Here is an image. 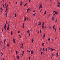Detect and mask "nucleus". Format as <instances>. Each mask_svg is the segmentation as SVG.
Segmentation results:
<instances>
[{"label":"nucleus","mask_w":60,"mask_h":60,"mask_svg":"<svg viewBox=\"0 0 60 60\" xmlns=\"http://www.w3.org/2000/svg\"><path fill=\"white\" fill-rule=\"evenodd\" d=\"M13 40L14 43H15V39H14V38H13Z\"/></svg>","instance_id":"1"},{"label":"nucleus","mask_w":60,"mask_h":60,"mask_svg":"<svg viewBox=\"0 0 60 60\" xmlns=\"http://www.w3.org/2000/svg\"><path fill=\"white\" fill-rule=\"evenodd\" d=\"M20 3L21 4H20V5L21 6V5H22V1H21Z\"/></svg>","instance_id":"2"},{"label":"nucleus","mask_w":60,"mask_h":60,"mask_svg":"<svg viewBox=\"0 0 60 60\" xmlns=\"http://www.w3.org/2000/svg\"><path fill=\"white\" fill-rule=\"evenodd\" d=\"M57 57H58L59 56V55H58V53H57Z\"/></svg>","instance_id":"3"},{"label":"nucleus","mask_w":60,"mask_h":60,"mask_svg":"<svg viewBox=\"0 0 60 60\" xmlns=\"http://www.w3.org/2000/svg\"><path fill=\"white\" fill-rule=\"evenodd\" d=\"M42 29H44V25H42Z\"/></svg>","instance_id":"4"},{"label":"nucleus","mask_w":60,"mask_h":60,"mask_svg":"<svg viewBox=\"0 0 60 60\" xmlns=\"http://www.w3.org/2000/svg\"><path fill=\"white\" fill-rule=\"evenodd\" d=\"M26 17H25V19H24V21L25 22V21H26Z\"/></svg>","instance_id":"5"},{"label":"nucleus","mask_w":60,"mask_h":60,"mask_svg":"<svg viewBox=\"0 0 60 60\" xmlns=\"http://www.w3.org/2000/svg\"><path fill=\"white\" fill-rule=\"evenodd\" d=\"M23 43H22L21 46L22 49L23 48Z\"/></svg>","instance_id":"6"},{"label":"nucleus","mask_w":60,"mask_h":60,"mask_svg":"<svg viewBox=\"0 0 60 60\" xmlns=\"http://www.w3.org/2000/svg\"><path fill=\"white\" fill-rule=\"evenodd\" d=\"M42 4H41L40 5V6L39 7H40V8H41V7H42Z\"/></svg>","instance_id":"7"},{"label":"nucleus","mask_w":60,"mask_h":60,"mask_svg":"<svg viewBox=\"0 0 60 60\" xmlns=\"http://www.w3.org/2000/svg\"><path fill=\"white\" fill-rule=\"evenodd\" d=\"M17 59H19V56H17Z\"/></svg>","instance_id":"8"},{"label":"nucleus","mask_w":60,"mask_h":60,"mask_svg":"<svg viewBox=\"0 0 60 60\" xmlns=\"http://www.w3.org/2000/svg\"><path fill=\"white\" fill-rule=\"evenodd\" d=\"M58 12H55V14H58Z\"/></svg>","instance_id":"9"},{"label":"nucleus","mask_w":60,"mask_h":60,"mask_svg":"<svg viewBox=\"0 0 60 60\" xmlns=\"http://www.w3.org/2000/svg\"><path fill=\"white\" fill-rule=\"evenodd\" d=\"M2 5L3 6L4 8H5V7H4V4H2Z\"/></svg>","instance_id":"10"},{"label":"nucleus","mask_w":60,"mask_h":60,"mask_svg":"<svg viewBox=\"0 0 60 60\" xmlns=\"http://www.w3.org/2000/svg\"><path fill=\"white\" fill-rule=\"evenodd\" d=\"M43 37L44 38H45V34H44L43 35Z\"/></svg>","instance_id":"11"},{"label":"nucleus","mask_w":60,"mask_h":60,"mask_svg":"<svg viewBox=\"0 0 60 60\" xmlns=\"http://www.w3.org/2000/svg\"><path fill=\"white\" fill-rule=\"evenodd\" d=\"M31 54H33V51H32L31 53Z\"/></svg>","instance_id":"12"},{"label":"nucleus","mask_w":60,"mask_h":60,"mask_svg":"<svg viewBox=\"0 0 60 60\" xmlns=\"http://www.w3.org/2000/svg\"><path fill=\"white\" fill-rule=\"evenodd\" d=\"M6 26H4V29H6Z\"/></svg>","instance_id":"13"},{"label":"nucleus","mask_w":60,"mask_h":60,"mask_svg":"<svg viewBox=\"0 0 60 60\" xmlns=\"http://www.w3.org/2000/svg\"><path fill=\"white\" fill-rule=\"evenodd\" d=\"M8 8V5L7 4V6H6V9H7Z\"/></svg>","instance_id":"14"},{"label":"nucleus","mask_w":60,"mask_h":60,"mask_svg":"<svg viewBox=\"0 0 60 60\" xmlns=\"http://www.w3.org/2000/svg\"><path fill=\"white\" fill-rule=\"evenodd\" d=\"M30 30H28L27 31V32L28 33H29V31Z\"/></svg>","instance_id":"15"},{"label":"nucleus","mask_w":60,"mask_h":60,"mask_svg":"<svg viewBox=\"0 0 60 60\" xmlns=\"http://www.w3.org/2000/svg\"><path fill=\"white\" fill-rule=\"evenodd\" d=\"M40 33H41V30H40Z\"/></svg>","instance_id":"16"},{"label":"nucleus","mask_w":60,"mask_h":60,"mask_svg":"<svg viewBox=\"0 0 60 60\" xmlns=\"http://www.w3.org/2000/svg\"><path fill=\"white\" fill-rule=\"evenodd\" d=\"M58 4H60V2H58L57 3Z\"/></svg>","instance_id":"17"},{"label":"nucleus","mask_w":60,"mask_h":60,"mask_svg":"<svg viewBox=\"0 0 60 60\" xmlns=\"http://www.w3.org/2000/svg\"><path fill=\"white\" fill-rule=\"evenodd\" d=\"M9 27H8L7 28V30H9Z\"/></svg>","instance_id":"18"},{"label":"nucleus","mask_w":60,"mask_h":60,"mask_svg":"<svg viewBox=\"0 0 60 60\" xmlns=\"http://www.w3.org/2000/svg\"><path fill=\"white\" fill-rule=\"evenodd\" d=\"M32 42H34V39H32Z\"/></svg>","instance_id":"19"},{"label":"nucleus","mask_w":60,"mask_h":60,"mask_svg":"<svg viewBox=\"0 0 60 60\" xmlns=\"http://www.w3.org/2000/svg\"><path fill=\"white\" fill-rule=\"evenodd\" d=\"M44 25V22H43V24L42 25V26H43V25Z\"/></svg>","instance_id":"20"},{"label":"nucleus","mask_w":60,"mask_h":60,"mask_svg":"<svg viewBox=\"0 0 60 60\" xmlns=\"http://www.w3.org/2000/svg\"><path fill=\"white\" fill-rule=\"evenodd\" d=\"M7 46L8 47H9V43H8L7 44Z\"/></svg>","instance_id":"21"},{"label":"nucleus","mask_w":60,"mask_h":60,"mask_svg":"<svg viewBox=\"0 0 60 60\" xmlns=\"http://www.w3.org/2000/svg\"><path fill=\"white\" fill-rule=\"evenodd\" d=\"M41 22H40L39 24H38V25H41Z\"/></svg>","instance_id":"22"},{"label":"nucleus","mask_w":60,"mask_h":60,"mask_svg":"<svg viewBox=\"0 0 60 60\" xmlns=\"http://www.w3.org/2000/svg\"><path fill=\"white\" fill-rule=\"evenodd\" d=\"M54 29L55 30V31L56 32V28H54Z\"/></svg>","instance_id":"23"},{"label":"nucleus","mask_w":60,"mask_h":60,"mask_svg":"<svg viewBox=\"0 0 60 60\" xmlns=\"http://www.w3.org/2000/svg\"><path fill=\"white\" fill-rule=\"evenodd\" d=\"M29 10H30L29 9V8L28 9H27V11H29Z\"/></svg>","instance_id":"24"},{"label":"nucleus","mask_w":60,"mask_h":60,"mask_svg":"<svg viewBox=\"0 0 60 60\" xmlns=\"http://www.w3.org/2000/svg\"><path fill=\"white\" fill-rule=\"evenodd\" d=\"M51 50L52 51H54V49H53L52 48Z\"/></svg>","instance_id":"25"},{"label":"nucleus","mask_w":60,"mask_h":60,"mask_svg":"<svg viewBox=\"0 0 60 60\" xmlns=\"http://www.w3.org/2000/svg\"><path fill=\"white\" fill-rule=\"evenodd\" d=\"M11 35H12V31H11Z\"/></svg>","instance_id":"26"},{"label":"nucleus","mask_w":60,"mask_h":60,"mask_svg":"<svg viewBox=\"0 0 60 60\" xmlns=\"http://www.w3.org/2000/svg\"><path fill=\"white\" fill-rule=\"evenodd\" d=\"M55 25H54L53 27V29H54V27H55Z\"/></svg>","instance_id":"27"},{"label":"nucleus","mask_w":60,"mask_h":60,"mask_svg":"<svg viewBox=\"0 0 60 60\" xmlns=\"http://www.w3.org/2000/svg\"><path fill=\"white\" fill-rule=\"evenodd\" d=\"M7 9H6V11H5L6 12H6H7Z\"/></svg>","instance_id":"28"},{"label":"nucleus","mask_w":60,"mask_h":60,"mask_svg":"<svg viewBox=\"0 0 60 60\" xmlns=\"http://www.w3.org/2000/svg\"><path fill=\"white\" fill-rule=\"evenodd\" d=\"M44 43H43L42 44V46H44Z\"/></svg>","instance_id":"29"},{"label":"nucleus","mask_w":60,"mask_h":60,"mask_svg":"<svg viewBox=\"0 0 60 60\" xmlns=\"http://www.w3.org/2000/svg\"><path fill=\"white\" fill-rule=\"evenodd\" d=\"M27 4V3H26L25 4L24 6H26V5Z\"/></svg>","instance_id":"30"},{"label":"nucleus","mask_w":60,"mask_h":60,"mask_svg":"<svg viewBox=\"0 0 60 60\" xmlns=\"http://www.w3.org/2000/svg\"><path fill=\"white\" fill-rule=\"evenodd\" d=\"M47 48H46L45 49V51H46L47 52Z\"/></svg>","instance_id":"31"},{"label":"nucleus","mask_w":60,"mask_h":60,"mask_svg":"<svg viewBox=\"0 0 60 60\" xmlns=\"http://www.w3.org/2000/svg\"><path fill=\"white\" fill-rule=\"evenodd\" d=\"M30 36V33L29 34V37Z\"/></svg>","instance_id":"32"},{"label":"nucleus","mask_w":60,"mask_h":60,"mask_svg":"<svg viewBox=\"0 0 60 60\" xmlns=\"http://www.w3.org/2000/svg\"><path fill=\"white\" fill-rule=\"evenodd\" d=\"M42 54H43V52H41V55H42Z\"/></svg>","instance_id":"33"},{"label":"nucleus","mask_w":60,"mask_h":60,"mask_svg":"<svg viewBox=\"0 0 60 60\" xmlns=\"http://www.w3.org/2000/svg\"><path fill=\"white\" fill-rule=\"evenodd\" d=\"M23 55H24V53H22V56H23Z\"/></svg>","instance_id":"34"},{"label":"nucleus","mask_w":60,"mask_h":60,"mask_svg":"<svg viewBox=\"0 0 60 60\" xmlns=\"http://www.w3.org/2000/svg\"><path fill=\"white\" fill-rule=\"evenodd\" d=\"M57 22V19H56L55 22Z\"/></svg>","instance_id":"35"},{"label":"nucleus","mask_w":60,"mask_h":60,"mask_svg":"<svg viewBox=\"0 0 60 60\" xmlns=\"http://www.w3.org/2000/svg\"><path fill=\"white\" fill-rule=\"evenodd\" d=\"M0 9L1 10H3V8H1Z\"/></svg>","instance_id":"36"},{"label":"nucleus","mask_w":60,"mask_h":60,"mask_svg":"<svg viewBox=\"0 0 60 60\" xmlns=\"http://www.w3.org/2000/svg\"><path fill=\"white\" fill-rule=\"evenodd\" d=\"M43 50L44 51H45V50H44V48L43 49Z\"/></svg>","instance_id":"37"},{"label":"nucleus","mask_w":60,"mask_h":60,"mask_svg":"<svg viewBox=\"0 0 60 60\" xmlns=\"http://www.w3.org/2000/svg\"><path fill=\"white\" fill-rule=\"evenodd\" d=\"M46 11H45L44 13V14H46Z\"/></svg>","instance_id":"38"},{"label":"nucleus","mask_w":60,"mask_h":60,"mask_svg":"<svg viewBox=\"0 0 60 60\" xmlns=\"http://www.w3.org/2000/svg\"><path fill=\"white\" fill-rule=\"evenodd\" d=\"M9 26H10V24H8V27H9Z\"/></svg>","instance_id":"39"},{"label":"nucleus","mask_w":60,"mask_h":60,"mask_svg":"<svg viewBox=\"0 0 60 60\" xmlns=\"http://www.w3.org/2000/svg\"><path fill=\"white\" fill-rule=\"evenodd\" d=\"M15 17H16V14H15Z\"/></svg>","instance_id":"40"},{"label":"nucleus","mask_w":60,"mask_h":60,"mask_svg":"<svg viewBox=\"0 0 60 60\" xmlns=\"http://www.w3.org/2000/svg\"><path fill=\"white\" fill-rule=\"evenodd\" d=\"M35 14H33V15L34 16H35Z\"/></svg>","instance_id":"41"},{"label":"nucleus","mask_w":60,"mask_h":60,"mask_svg":"<svg viewBox=\"0 0 60 60\" xmlns=\"http://www.w3.org/2000/svg\"><path fill=\"white\" fill-rule=\"evenodd\" d=\"M52 57L53 56H54V53H53L52 54Z\"/></svg>","instance_id":"42"},{"label":"nucleus","mask_w":60,"mask_h":60,"mask_svg":"<svg viewBox=\"0 0 60 60\" xmlns=\"http://www.w3.org/2000/svg\"><path fill=\"white\" fill-rule=\"evenodd\" d=\"M57 6H58V7H60V5H57Z\"/></svg>","instance_id":"43"},{"label":"nucleus","mask_w":60,"mask_h":60,"mask_svg":"<svg viewBox=\"0 0 60 60\" xmlns=\"http://www.w3.org/2000/svg\"><path fill=\"white\" fill-rule=\"evenodd\" d=\"M42 49L41 48V49L40 50V51H41V50Z\"/></svg>","instance_id":"44"},{"label":"nucleus","mask_w":60,"mask_h":60,"mask_svg":"<svg viewBox=\"0 0 60 60\" xmlns=\"http://www.w3.org/2000/svg\"><path fill=\"white\" fill-rule=\"evenodd\" d=\"M18 33H19H19H20V31H19L18 32Z\"/></svg>","instance_id":"45"},{"label":"nucleus","mask_w":60,"mask_h":60,"mask_svg":"<svg viewBox=\"0 0 60 60\" xmlns=\"http://www.w3.org/2000/svg\"><path fill=\"white\" fill-rule=\"evenodd\" d=\"M56 11H53V12H55V13H56Z\"/></svg>","instance_id":"46"},{"label":"nucleus","mask_w":60,"mask_h":60,"mask_svg":"<svg viewBox=\"0 0 60 60\" xmlns=\"http://www.w3.org/2000/svg\"><path fill=\"white\" fill-rule=\"evenodd\" d=\"M29 60H30V57L29 58Z\"/></svg>","instance_id":"47"},{"label":"nucleus","mask_w":60,"mask_h":60,"mask_svg":"<svg viewBox=\"0 0 60 60\" xmlns=\"http://www.w3.org/2000/svg\"><path fill=\"white\" fill-rule=\"evenodd\" d=\"M57 38V37H56L55 38V39H56V38Z\"/></svg>","instance_id":"48"},{"label":"nucleus","mask_w":60,"mask_h":60,"mask_svg":"<svg viewBox=\"0 0 60 60\" xmlns=\"http://www.w3.org/2000/svg\"><path fill=\"white\" fill-rule=\"evenodd\" d=\"M24 51H23V52H22V53L23 54H24Z\"/></svg>","instance_id":"49"},{"label":"nucleus","mask_w":60,"mask_h":60,"mask_svg":"<svg viewBox=\"0 0 60 60\" xmlns=\"http://www.w3.org/2000/svg\"><path fill=\"white\" fill-rule=\"evenodd\" d=\"M52 20H54V18L52 17Z\"/></svg>","instance_id":"50"},{"label":"nucleus","mask_w":60,"mask_h":60,"mask_svg":"<svg viewBox=\"0 0 60 60\" xmlns=\"http://www.w3.org/2000/svg\"><path fill=\"white\" fill-rule=\"evenodd\" d=\"M4 41H6V39H5Z\"/></svg>","instance_id":"51"},{"label":"nucleus","mask_w":60,"mask_h":60,"mask_svg":"<svg viewBox=\"0 0 60 60\" xmlns=\"http://www.w3.org/2000/svg\"><path fill=\"white\" fill-rule=\"evenodd\" d=\"M48 41H50V38H49L48 39Z\"/></svg>","instance_id":"52"},{"label":"nucleus","mask_w":60,"mask_h":60,"mask_svg":"<svg viewBox=\"0 0 60 60\" xmlns=\"http://www.w3.org/2000/svg\"><path fill=\"white\" fill-rule=\"evenodd\" d=\"M30 51H31V50H30V51H29V53H30Z\"/></svg>","instance_id":"53"},{"label":"nucleus","mask_w":60,"mask_h":60,"mask_svg":"<svg viewBox=\"0 0 60 60\" xmlns=\"http://www.w3.org/2000/svg\"><path fill=\"white\" fill-rule=\"evenodd\" d=\"M51 49L50 48H49V49Z\"/></svg>","instance_id":"54"},{"label":"nucleus","mask_w":60,"mask_h":60,"mask_svg":"<svg viewBox=\"0 0 60 60\" xmlns=\"http://www.w3.org/2000/svg\"><path fill=\"white\" fill-rule=\"evenodd\" d=\"M5 26H6V24H5V25H4Z\"/></svg>","instance_id":"55"},{"label":"nucleus","mask_w":60,"mask_h":60,"mask_svg":"<svg viewBox=\"0 0 60 60\" xmlns=\"http://www.w3.org/2000/svg\"><path fill=\"white\" fill-rule=\"evenodd\" d=\"M2 32H4V30H3V29H2Z\"/></svg>","instance_id":"56"},{"label":"nucleus","mask_w":60,"mask_h":60,"mask_svg":"<svg viewBox=\"0 0 60 60\" xmlns=\"http://www.w3.org/2000/svg\"><path fill=\"white\" fill-rule=\"evenodd\" d=\"M1 54H2V55H3V53L2 52H1Z\"/></svg>","instance_id":"57"},{"label":"nucleus","mask_w":60,"mask_h":60,"mask_svg":"<svg viewBox=\"0 0 60 60\" xmlns=\"http://www.w3.org/2000/svg\"><path fill=\"white\" fill-rule=\"evenodd\" d=\"M27 20H28V17H27Z\"/></svg>","instance_id":"58"},{"label":"nucleus","mask_w":60,"mask_h":60,"mask_svg":"<svg viewBox=\"0 0 60 60\" xmlns=\"http://www.w3.org/2000/svg\"><path fill=\"white\" fill-rule=\"evenodd\" d=\"M19 37H20V38H21V36H20Z\"/></svg>","instance_id":"59"},{"label":"nucleus","mask_w":60,"mask_h":60,"mask_svg":"<svg viewBox=\"0 0 60 60\" xmlns=\"http://www.w3.org/2000/svg\"><path fill=\"white\" fill-rule=\"evenodd\" d=\"M17 3H17V2H16V4H17Z\"/></svg>","instance_id":"60"},{"label":"nucleus","mask_w":60,"mask_h":60,"mask_svg":"<svg viewBox=\"0 0 60 60\" xmlns=\"http://www.w3.org/2000/svg\"><path fill=\"white\" fill-rule=\"evenodd\" d=\"M41 11H42V9H41V10L40 11V12H41Z\"/></svg>","instance_id":"61"},{"label":"nucleus","mask_w":60,"mask_h":60,"mask_svg":"<svg viewBox=\"0 0 60 60\" xmlns=\"http://www.w3.org/2000/svg\"><path fill=\"white\" fill-rule=\"evenodd\" d=\"M29 2H30V0H29Z\"/></svg>","instance_id":"62"},{"label":"nucleus","mask_w":60,"mask_h":60,"mask_svg":"<svg viewBox=\"0 0 60 60\" xmlns=\"http://www.w3.org/2000/svg\"><path fill=\"white\" fill-rule=\"evenodd\" d=\"M24 23H23V26H24Z\"/></svg>","instance_id":"63"},{"label":"nucleus","mask_w":60,"mask_h":60,"mask_svg":"<svg viewBox=\"0 0 60 60\" xmlns=\"http://www.w3.org/2000/svg\"><path fill=\"white\" fill-rule=\"evenodd\" d=\"M3 60H4V58L3 59Z\"/></svg>","instance_id":"64"}]
</instances>
